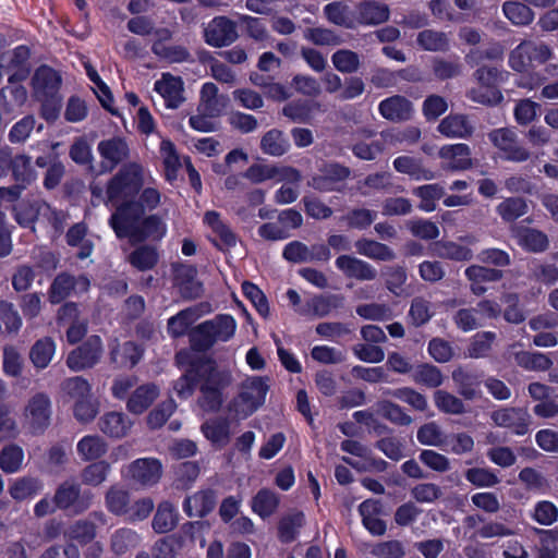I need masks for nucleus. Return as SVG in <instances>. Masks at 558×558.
Returning <instances> with one entry per match:
<instances>
[{
	"label": "nucleus",
	"mask_w": 558,
	"mask_h": 558,
	"mask_svg": "<svg viewBox=\"0 0 558 558\" xmlns=\"http://www.w3.org/2000/svg\"><path fill=\"white\" fill-rule=\"evenodd\" d=\"M203 435L215 446L222 448L230 440L229 422L225 418L206 421L202 427Z\"/></svg>",
	"instance_id": "nucleus-33"
},
{
	"label": "nucleus",
	"mask_w": 558,
	"mask_h": 558,
	"mask_svg": "<svg viewBox=\"0 0 558 558\" xmlns=\"http://www.w3.org/2000/svg\"><path fill=\"white\" fill-rule=\"evenodd\" d=\"M154 90L163 98L167 108L177 109L184 101V83L171 73H162L155 82Z\"/></svg>",
	"instance_id": "nucleus-13"
},
{
	"label": "nucleus",
	"mask_w": 558,
	"mask_h": 558,
	"mask_svg": "<svg viewBox=\"0 0 558 558\" xmlns=\"http://www.w3.org/2000/svg\"><path fill=\"white\" fill-rule=\"evenodd\" d=\"M107 449L106 441L97 435L84 436L76 445L77 453L84 461L101 458Z\"/></svg>",
	"instance_id": "nucleus-40"
},
{
	"label": "nucleus",
	"mask_w": 558,
	"mask_h": 558,
	"mask_svg": "<svg viewBox=\"0 0 558 558\" xmlns=\"http://www.w3.org/2000/svg\"><path fill=\"white\" fill-rule=\"evenodd\" d=\"M154 183L151 173L138 163L124 166L108 183L106 204L136 194L146 184Z\"/></svg>",
	"instance_id": "nucleus-2"
},
{
	"label": "nucleus",
	"mask_w": 558,
	"mask_h": 558,
	"mask_svg": "<svg viewBox=\"0 0 558 558\" xmlns=\"http://www.w3.org/2000/svg\"><path fill=\"white\" fill-rule=\"evenodd\" d=\"M204 38L206 44L211 47L228 46L238 38L235 24L226 16L215 17L205 27Z\"/></svg>",
	"instance_id": "nucleus-11"
},
{
	"label": "nucleus",
	"mask_w": 558,
	"mask_h": 558,
	"mask_svg": "<svg viewBox=\"0 0 558 558\" xmlns=\"http://www.w3.org/2000/svg\"><path fill=\"white\" fill-rule=\"evenodd\" d=\"M343 296L338 294L316 295L306 301L304 306L296 308V313L304 316L326 317L333 310L343 305Z\"/></svg>",
	"instance_id": "nucleus-19"
},
{
	"label": "nucleus",
	"mask_w": 558,
	"mask_h": 558,
	"mask_svg": "<svg viewBox=\"0 0 558 558\" xmlns=\"http://www.w3.org/2000/svg\"><path fill=\"white\" fill-rule=\"evenodd\" d=\"M468 97L472 101L485 106H496L504 99V96L497 86L473 87L468 92Z\"/></svg>",
	"instance_id": "nucleus-61"
},
{
	"label": "nucleus",
	"mask_w": 558,
	"mask_h": 558,
	"mask_svg": "<svg viewBox=\"0 0 558 558\" xmlns=\"http://www.w3.org/2000/svg\"><path fill=\"white\" fill-rule=\"evenodd\" d=\"M416 44L425 51L444 52L450 48V38L444 32L424 29L417 34Z\"/></svg>",
	"instance_id": "nucleus-36"
},
{
	"label": "nucleus",
	"mask_w": 558,
	"mask_h": 558,
	"mask_svg": "<svg viewBox=\"0 0 558 558\" xmlns=\"http://www.w3.org/2000/svg\"><path fill=\"white\" fill-rule=\"evenodd\" d=\"M109 225L118 238H128L132 243L146 239L160 240L167 233V225L160 217L150 215L143 218L142 210L134 203L119 206L111 215Z\"/></svg>",
	"instance_id": "nucleus-1"
},
{
	"label": "nucleus",
	"mask_w": 558,
	"mask_h": 558,
	"mask_svg": "<svg viewBox=\"0 0 558 558\" xmlns=\"http://www.w3.org/2000/svg\"><path fill=\"white\" fill-rule=\"evenodd\" d=\"M102 352L101 339L98 336H92L80 348L73 350L68 359L66 365L73 372H80L94 366L100 359Z\"/></svg>",
	"instance_id": "nucleus-10"
},
{
	"label": "nucleus",
	"mask_w": 558,
	"mask_h": 558,
	"mask_svg": "<svg viewBox=\"0 0 558 558\" xmlns=\"http://www.w3.org/2000/svg\"><path fill=\"white\" fill-rule=\"evenodd\" d=\"M289 147V141L277 129L268 131L260 140V149L266 155L281 156L288 151Z\"/></svg>",
	"instance_id": "nucleus-47"
},
{
	"label": "nucleus",
	"mask_w": 558,
	"mask_h": 558,
	"mask_svg": "<svg viewBox=\"0 0 558 558\" xmlns=\"http://www.w3.org/2000/svg\"><path fill=\"white\" fill-rule=\"evenodd\" d=\"M179 521V513L175 507L169 501H162L158 505L153 520V529L157 533H167L172 531Z\"/></svg>",
	"instance_id": "nucleus-37"
},
{
	"label": "nucleus",
	"mask_w": 558,
	"mask_h": 558,
	"mask_svg": "<svg viewBox=\"0 0 558 558\" xmlns=\"http://www.w3.org/2000/svg\"><path fill=\"white\" fill-rule=\"evenodd\" d=\"M303 524L304 513L301 511H291L283 515L278 526L280 541L283 543H290L295 539Z\"/></svg>",
	"instance_id": "nucleus-45"
},
{
	"label": "nucleus",
	"mask_w": 558,
	"mask_h": 558,
	"mask_svg": "<svg viewBox=\"0 0 558 558\" xmlns=\"http://www.w3.org/2000/svg\"><path fill=\"white\" fill-rule=\"evenodd\" d=\"M141 357L142 349L131 341L123 343L121 349L113 348L111 351L112 362L123 367L134 366Z\"/></svg>",
	"instance_id": "nucleus-54"
},
{
	"label": "nucleus",
	"mask_w": 558,
	"mask_h": 558,
	"mask_svg": "<svg viewBox=\"0 0 558 558\" xmlns=\"http://www.w3.org/2000/svg\"><path fill=\"white\" fill-rule=\"evenodd\" d=\"M23 459L24 452L20 446H4L0 452V468L4 473H14L21 468Z\"/></svg>",
	"instance_id": "nucleus-56"
},
{
	"label": "nucleus",
	"mask_w": 558,
	"mask_h": 558,
	"mask_svg": "<svg viewBox=\"0 0 558 558\" xmlns=\"http://www.w3.org/2000/svg\"><path fill=\"white\" fill-rule=\"evenodd\" d=\"M228 100L226 95L219 94L216 84L211 82L204 83L199 92L197 111L218 118L226 110Z\"/></svg>",
	"instance_id": "nucleus-16"
},
{
	"label": "nucleus",
	"mask_w": 558,
	"mask_h": 558,
	"mask_svg": "<svg viewBox=\"0 0 558 558\" xmlns=\"http://www.w3.org/2000/svg\"><path fill=\"white\" fill-rule=\"evenodd\" d=\"M280 506V496L272 489L260 488L251 499L250 507L253 513L266 520L277 513Z\"/></svg>",
	"instance_id": "nucleus-24"
},
{
	"label": "nucleus",
	"mask_w": 558,
	"mask_h": 558,
	"mask_svg": "<svg viewBox=\"0 0 558 558\" xmlns=\"http://www.w3.org/2000/svg\"><path fill=\"white\" fill-rule=\"evenodd\" d=\"M438 256L453 260H470L473 256L472 250L452 241L438 242L436 244Z\"/></svg>",
	"instance_id": "nucleus-62"
},
{
	"label": "nucleus",
	"mask_w": 558,
	"mask_h": 558,
	"mask_svg": "<svg viewBox=\"0 0 558 558\" xmlns=\"http://www.w3.org/2000/svg\"><path fill=\"white\" fill-rule=\"evenodd\" d=\"M420 444L430 447L444 448L447 445L448 437L435 422L422 425L416 434Z\"/></svg>",
	"instance_id": "nucleus-50"
},
{
	"label": "nucleus",
	"mask_w": 558,
	"mask_h": 558,
	"mask_svg": "<svg viewBox=\"0 0 558 558\" xmlns=\"http://www.w3.org/2000/svg\"><path fill=\"white\" fill-rule=\"evenodd\" d=\"M196 269L191 265H179L174 268V284L182 296L196 299L202 294V284L196 279Z\"/></svg>",
	"instance_id": "nucleus-21"
},
{
	"label": "nucleus",
	"mask_w": 558,
	"mask_h": 558,
	"mask_svg": "<svg viewBox=\"0 0 558 558\" xmlns=\"http://www.w3.org/2000/svg\"><path fill=\"white\" fill-rule=\"evenodd\" d=\"M496 339V335L492 331L477 332L471 339L468 348V356L472 359L485 357Z\"/></svg>",
	"instance_id": "nucleus-59"
},
{
	"label": "nucleus",
	"mask_w": 558,
	"mask_h": 558,
	"mask_svg": "<svg viewBox=\"0 0 558 558\" xmlns=\"http://www.w3.org/2000/svg\"><path fill=\"white\" fill-rule=\"evenodd\" d=\"M11 40L0 34V80L8 75L10 84L21 83L29 76L28 59L31 50L26 45H20L9 51Z\"/></svg>",
	"instance_id": "nucleus-4"
},
{
	"label": "nucleus",
	"mask_w": 558,
	"mask_h": 558,
	"mask_svg": "<svg viewBox=\"0 0 558 558\" xmlns=\"http://www.w3.org/2000/svg\"><path fill=\"white\" fill-rule=\"evenodd\" d=\"M62 78L58 71L43 65L37 68V99L47 94L60 93Z\"/></svg>",
	"instance_id": "nucleus-38"
},
{
	"label": "nucleus",
	"mask_w": 558,
	"mask_h": 558,
	"mask_svg": "<svg viewBox=\"0 0 558 558\" xmlns=\"http://www.w3.org/2000/svg\"><path fill=\"white\" fill-rule=\"evenodd\" d=\"M519 344L514 343L508 348V354L513 357L518 366L530 372H546L553 366L551 359L538 351L515 350Z\"/></svg>",
	"instance_id": "nucleus-17"
},
{
	"label": "nucleus",
	"mask_w": 558,
	"mask_h": 558,
	"mask_svg": "<svg viewBox=\"0 0 558 558\" xmlns=\"http://www.w3.org/2000/svg\"><path fill=\"white\" fill-rule=\"evenodd\" d=\"M159 259L157 250L149 245H142L135 248L128 256L129 263L140 271L153 269Z\"/></svg>",
	"instance_id": "nucleus-46"
},
{
	"label": "nucleus",
	"mask_w": 558,
	"mask_h": 558,
	"mask_svg": "<svg viewBox=\"0 0 558 558\" xmlns=\"http://www.w3.org/2000/svg\"><path fill=\"white\" fill-rule=\"evenodd\" d=\"M123 472L134 483L149 487L159 482L162 474V465L155 458H141L128 464Z\"/></svg>",
	"instance_id": "nucleus-8"
},
{
	"label": "nucleus",
	"mask_w": 558,
	"mask_h": 558,
	"mask_svg": "<svg viewBox=\"0 0 558 558\" xmlns=\"http://www.w3.org/2000/svg\"><path fill=\"white\" fill-rule=\"evenodd\" d=\"M159 396V389L154 384L138 387L130 397L126 408L134 414L143 413Z\"/></svg>",
	"instance_id": "nucleus-32"
},
{
	"label": "nucleus",
	"mask_w": 558,
	"mask_h": 558,
	"mask_svg": "<svg viewBox=\"0 0 558 558\" xmlns=\"http://www.w3.org/2000/svg\"><path fill=\"white\" fill-rule=\"evenodd\" d=\"M465 276L472 282V291L480 295L486 291V288L483 287L482 283L498 281L502 277V272L497 269L472 265L465 269Z\"/></svg>",
	"instance_id": "nucleus-34"
},
{
	"label": "nucleus",
	"mask_w": 558,
	"mask_h": 558,
	"mask_svg": "<svg viewBox=\"0 0 558 558\" xmlns=\"http://www.w3.org/2000/svg\"><path fill=\"white\" fill-rule=\"evenodd\" d=\"M515 239L524 250L539 253L548 247V239L542 231L530 228H517L514 230Z\"/></svg>",
	"instance_id": "nucleus-35"
},
{
	"label": "nucleus",
	"mask_w": 558,
	"mask_h": 558,
	"mask_svg": "<svg viewBox=\"0 0 558 558\" xmlns=\"http://www.w3.org/2000/svg\"><path fill=\"white\" fill-rule=\"evenodd\" d=\"M496 210L504 221H513L527 213V204L521 197H509L502 201Z\"/></svg>",
	"instance_id": "nucleus-53"
},
{
	"label": "nucleus",
	"mask_w": 558,
	"mask_h": 558,
	"mask_svg": "<svg viewBox=\"0 0 558 558\" xmlns=\"http://www.w3.org/2000/svg\"><path fill=\"white\" fill-rule=\"evenodd\" d=\"M268 388L266 380L262 377L254 376L245 379L239 396L230 405V411L238 418H246L265 402Z\"/></svg>",
	"instance_id": "nucleus-5"
},
{
	"label": "nucleus",
	"mask_w": 558,
	"mask_h": 558,
	"mask_svg": "<svg viewBox=\"0 0 558 558\" xmlns=\"http://www.w3.org/2000/svg\"><path fill=\"white\" fill-rule=\"evenodd\" d=\"M216 500L213 489H202L184 499L183 511L190 518H203L214 510Z\"/></svg>",
	"instance_id": "nucleus-20"
},
{
	"label": "nucleus",
	"mask_w": 558,
	"mask_h": 558,
	"mask_svg": "<svg viewBox=\"0 0 558 558\" xmlns=\"http://www.w3.org/2000/svg\"><path fill=\"white\" fill-rule=\"evenodd\" d=\"M86 227L83 223L74 225L66 233V242L71 246H80L77 256L81 259L88 257L93 251V244L85 239Z\"/></svg>",
	"instance_id": "nucleus-57"
},
{
	"label": "nucleus",
	"mask_w": 558,
	"mask_h": 558,
	"mask_svg": "<svg viewBox=\"0 0 558 558\" xmlns=\"http://www.w3.org/2000/svg\"><path fill=\"white\" fill-rule=\"evenodd\" d=\"M493 423L502 428H508L515 435H524L530 427L531 416L521 408H501L490 413Z\"/></svg>",
	"instance_id": "nucleus-12"
},
{
	"label": "nucleus",
	"mask_w": 558,
	"mask_h": 558,
	"mask_svg": "<svg viewBox=\"0 0 558 558\" xmlns=\"http://www.w3.org/2000/svg\"><path fill=\"white\" fill-rule=\"evenodd\" d=\"M195 373L203 381L201 389L221 390L231 381L230 373L225 369H219L211 361H202L196 364Z\"/></svg>",
	"instance_id": "nucleus-18"
},
{
	"label": "nucleus",
	"mask_w": 558,
	"mask_h": 558,
	"mask_svg": "<svg viewBox=\"0 0 558 558\" xmlns=\"http://www.w3.org/2000/svg\"><path fill=\"white\" fill-rule=\"evenodd\" d=\"M201 317L197 307L181 311L168 320V332L177 338L186 333L189 328Z\"/></svg>",
	"instance_id": "nucleus-43"
},
{
	"label": "nucleus",
	"mask_w": 558,
	"mask_h": 558,
	"mask_svg": "<svg viewBox=\"0 0 558 558\" xmlns=\"http://www.w3.org/2000/svg\"><path fill=\"white\" fill-rule=\"evenodd\" d=\"M324 13L327 20L345 28L356 27V13L343 1H336L325 5Z\"/></svg>",
	"instance_id": "nucleus-31"
},
{
	"label": "nucleus",
	"mask_w": 558,
	"mask_h": 558,
	"mask_svg": "<svg viewBox=\"0 0 558 558\" xmlns=\"http://www.w3.org/2000/svg\"><path fill=\"white\" fill-rule=\"evenodd\" d=\"M97 150L101 157V168L106 171L113 170L129 156V146L121 137L100 141Z\"/></svg>",
	"instance_id": "nucleus-14"
},
{
	"label": "nucleus",
	"mask_w": 558,
	"mask_h": 558,
	"mask_svg": "<svg viewBox=\"0 0 558 558\" xmlns=\"http://www.w3.org/2000/svg\"><path fill=\"white\" fill-rule=\"evenodd\" d=\"M107 509L116 515H125L131 499L128 490L120 486H111L105 496Z\"/></svg>",
	"instance_id": "nucleus-48"
},
{
	"label": "nucleus",
	"mask_w": 558,
	"mask_h": 558,
	"mask_svg": "<svg viewBox=\"0 0 558 558\" xmlns=\"http://www.w3.org/2000/svg\"><path fill=\"white\" fill-rule=\"evenodd\" d=\"M438 131L449 138H466L473 134L474 125L464 114H449L438 124Z\"/></svg>",
	"instance_id": "nucleus-27"
},
{
	"label": "nucleus",
	"mask_w": 558,
	"mask_h": 558,
	"mask_svg": "<svg viewBox=\"0 0 558 558\" xmlns=\"http://www.w3.org/2000/svg\"><path fill=\"white\" fill-rule=\"evenodd\" d=\"M141 543V536L132 529L121 527L117 530L110 541L111 550L117 556L135 548Z\"/></svg>",
	"instance_id": "nucleus-44"
},
{
	"label": "nucleus",
	"mask_w": 558,
	"mask_h": 558,
	"mask_svg": "<svg viewBox=\"0 0 558 558\" xmlns=\"http://www.w3.org/2000/svg\"><path fill=\"white\" fill-rule=\"evenodd\" d=\"M413 379L415 383L430 388L439 387L444 381L439 368L429 364L418 366L413 373Z\"/></svg>",
	"instance_id": "nucleus-64"
},
{
	"label": "nucleus",
	"mask_w": 558,
	"mask_h": 558,
	"mask_svg": "<svg viewBox=\"0 0 558 558\" xmlns=\"http://www.w3.org/2000/svg\"><path fill=\"white\" fill-rule=\"evenodd\" d=\"M92 494L81 493V487L74 482H65L59 486L54 495L56 505L71 514H80L92 505Z\"/></svg>",
	"instance_id": "nucleus-7"
},
{
	"label": "nucleus",
	"mask_w": 558,
	"mask_h": 558,
	"mask_svg": "<svg viewBox=\"0 0 558 558\" xmlns=\"http://www.w3.org/2000/svg\"><path fill=\"white\" fill-rule=\"evenodd\" d=\"M393 168L403 174H408L416 181H429L435 179V173L425 168L420 159L410 156H399L393 160Z\"/></svg>",
	"instance_id": "nucleus-30"
},
{
	"label": "nucleus",
	"mask_w": 558,
	"mask_h": 558,
	"mask_svg": "<svg viewBox=\"0 0 558 558\" xmlns=\"http://www.w3.org/2000/svg\"><path fill=\"white\" fill-rule=\"evenodd\" d=\"M37 102L39 104L40 117L48 123H53L59 119L62 108V96L60 93L39 96Z\"/></svg>",
	"instance_id": "nucleus-52"
},
{
	"label": "nucleus",
	"mask_w": 558,
	"mask_h": 558,
	"mask_svg": "<svg viewBox=\"0 0 558 558\" xmlns=\"http://www.w3.org/2000/svg\"><path fill=\"white\" fill-rule=\"evenodd\" d=\"M355 248L359 254L375 260L389 262L396 257L395 252L389 246L368 239L356 241Z\"/></svg>",
	"instance_id": "nucleus-39"
},
{
	"label": "nucleus",
	"mask_w": 558,
	"mask_h": 558,
	"mask_svg": "<svg viewBox=\"0 0 558 558\" xmlns=\"http://www.w3.org/2000/svg\"><path fill=\"white\" fill-rule=\"evenodd\" d=\"M439 157L445 160L444 168L449 170H464L472 163L470 147L462 143L442 146Z\"/></svg>",
	"instance_id": "nucleus-23"
},
{
	"label": "nucleus",
	"mask_w": 558,
	"mask_h": 558,
	"mask_svg": "<svg viewBox=\"0 0 558 558\" xmlns=\"http://www.w3.org/2000/svg\"><path fill=\"white\" fill-rule=\"evenodd\" d=\"M204 222L211 231L217 235L219 242L216 245L220 250H229L234 247L238 242V238L234 232L227 226L220 218V214L217 211H207L204 215Z\"/></svg>",
	"instance_id": "nucleus-28"
},
{
	"label": "nucleus",
	"mask_w": 558,
	"mask_h": 558,
	"mask_svg": "<svg viewBox=\"0 0 558 558\" xmlns=\"http://www.w3.org/2000/svg\"><path fill=\"white\" fill-rule=\"evenodd\" d=\"M335 264L347 277L357 280H373L377 276L376 269L371 264L350 255L339 256Z\"/></svg>",
	"instance_id": "nucleus-22"
},
{
	"label": "nucleus",
	"mask_w": 558,
	"mask_h": 558,
	"mask_svg": "<svg viewBox=\"0 0 558 558\" xmlns=\"http://www.w3.org/2000/svg\"><path fill=\"white\" fill-rule=\"evenodd\" d=\"M22 327V318L13 304L8 301H0V333H17Z\"/></svg>",
	"instance_id": "nucleus-49"
},
{
	"label": "nucleus",
	"mask_w": 558,
	"mask_h": 558,
	"mask_svg": "<svg viewBox=\"0 0 558 558\" xmlns=\"http://www.w3.org/2000/svg\"><path fill=\"white\" fill-rule=\"evenodd\" d=\"M133 422L122 412L105 413L98 422L99 429L111 438L125 437L132 428Z\"/></svg>",
	"instance_id": "nucleus-26"
},
{
	"label": "nucleus",
	"mask_w": 558,
	"mask_h": 558,
	"mask_svg": "<svg viewBox=\"0 0 558 558\" xmlns=\"http://www.w3.org/2000/svg\"><path fill=\"white\" fill-rule=\"evenodd\" d=\"M356 25H377L389 19V9L377 2H362L356 10Z\"/></svg>",
	"instance_id": "nucleus-29"
},
{
	"label": "nucleus",
	"mask_w": 558,
	"mask_h": 558,
	"mask_svg": "<svg viewBox=\"0 0 558 558\" xmlns=\"http://www.w3.org/2000/svg\"><path fill=\"white\" fill-rule=\"evenodd\" d=\"M350 175V169L339 163H325L308 180V186L319 192L337 191L339 183Z\"/></svg>",
	"instance_id": "nucleus-9"
},
{
	"label": "nucleus",
	"mask_w": 558,
	"mask_h": 558,
	"mask_svg": "<svg viewBox=\"0 0 558 558\" xmlns=\"http://www.w3.org/2000/svg\"><path fill=\"white\" fill-rule=\"evenodd\" d=\"M452 380L464 399L473 400L481 397L480 381L472 374L458 368L452 372Z\"/></svg>",
	"instance_id": "nucleus-42"
},
{
	"label": "nucleus",
	"mask_w": 558,
	"mask_h": 558,
	"mask_svg": "<svg viewBox=\"0 0 558 558\" xmlns=\"http://www.w3.org/2000/svg\"><path fill=\"white\" fill-rule=\"evenodd\" d=\"M160 155L166 168L167 179L171 180L175 178L177 170L180 168L181 162L174 144L163 138L160 143Z\"/></svg>",
	"instance_id": "nucleus-63"
},
{
	"label": "nucleus",
	"mask_w": 558,
	"mask_h": 558,
	"mask_svg": "<svg viewBox=\"0 0 558 558\" xmlns=\"http://www.w3.org/2000/svg\"><path fill=\"white\" fill-rule=\"evenodd\" d=\"M502 12L515 26H526L534 21V12L523 1H506L502 4Z\"/></svg>",
	"instance_id": "nucleus-41"
},
{
	"label": "nucleus",
	"mask_w": 558,
	"mask_h": 558,
	"mask_svg": "<svg viewBox=\"0 0 558 558\" xmlns=\"http://www.w3.org/2000/svg\"><path fill=\"white\" fill-rule=\"evenodd\" d=\"M236 330V322L229 314H220L195 327L190 339L192 347L197 350H207L216 342L230 340Z\"/></svg>",
	"instance_id": "nucleus-3"
},
{
	"label": "nucleus",
	"mask_w": 558,
	"mask_h": 558,
	"mask_svg": "<svg viewBox=\"0 0 558 558\" xmlns=\"http://www.w3.org/2000/svg\"><path fill=\"white\" fill-rule=\"evenodd\" d=\"M378 110L383 118L395 122L409 120L413 112L412 104L399 95L381 100Z\"/></svg>",
	"instance_id": "nucleus-25"
},
{
	"label": "nucleus",
	"mask_w": 558,
	"mask_h": 558,
	"mask_svg": "<svg viewBox=\"0 0 558 558\" xmlns=\"http://www.w3.org/2000/svg\"><path fill=\"white\" fill-rule=\"evenodd\" d=\"M383 142L385 146H397L399 144H414L421 137V131L417 128L409 126L403 130H391L383 132Z\"/></svg>",
	"instance_id": "nucleus-55"
},
{
	"label": "nucleus",
	"mask_w": 558,
	"mask_h": 558,
	"mask_svg": "<svg viewBox=\"0 0 558 558\" xmlns=\"http://www.w3.org/2000/svg\"><path fill=\"white\" fill-rule=\"evenodd\" d=\"M488 138L501 157L508 161L523 162L531 156V153L520 145L518 134L512 129H495L488 133Z\"/></svg>",
	"instance_id": "nucleus-6"
},
{
	"label": "nucleus",
	"mask_w": 558,
	"mask_h": 558,
	"mask_svg": "<svg viewBox=\"0 0 558 558\" xmlns=\"http://www.w3.org/2000/svg\"><path fill=\"white\" fill-rule=\"evenodd\" d=\"M434 402L437 409L444 413L458 415L465 412L462 400L445 390H437L434 393Z\"/></svg>",
	"instance_id": "nucleus-60"
},
{
	"label": "nucleus",
	"mask_w": 558,
	"mask_h": 558,
	"mask_svg": "<svg viewBox=\"0 0 558 558\" xmlns=\"http://www.w3.org/2000/svg\"><path fill=\"white\" fill-rule=\"evenodd\" d=\"M153 52L168 62H186L191 60V54L183 46H166L160 41H155L151 46Z\"/></svg>",
	"instance_id": "nucleus-58"
},
{
	"label": "nucleus",
	"mask_w": 558,
	"mask_h": 558,
	"mask_svg": "<svg viewBox=\"0 0 558 558\" xmlns=\"http://www.w3.org/2000/svg\"><path fill=\"white\" fill-rule=\"evenodd\" d=\"M88 287L89 280L84 276L74 278L68 274H60L51 284L49 298L52 303H60L72 292H86Z\"/></svg>",
	"instance_id": "nucleus-15"
},
{
	"label": "nucleus",
	"mask_w": 558,
	"mask_h": 558,
	"mask_svg": "<svg viewBox=\"0 0 558 558\" xmlns=\"http://www.w3.org/2000/svg\"><path fill=\"white\" fill-rule=\"evenodd\" d=\"M413 194L421 199L418 208L430 213L436 209V202L444 196V189L439 184H426L414 189Z\"/></svg>",
	"instance_id": "nucleus-51"
}]
</instances>
